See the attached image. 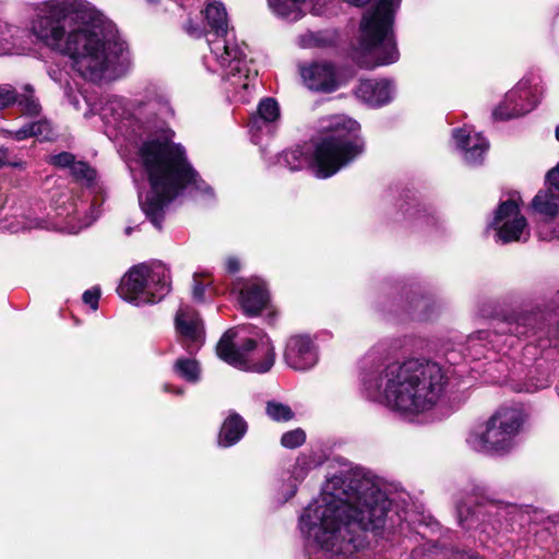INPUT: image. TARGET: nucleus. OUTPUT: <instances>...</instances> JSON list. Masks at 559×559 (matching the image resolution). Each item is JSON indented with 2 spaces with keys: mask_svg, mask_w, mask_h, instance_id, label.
Instances as JSON below:
<instances>
[{
  "mask_svg": "<svg viewBox=\"0 0 559 559\" xmlns=\"http://www.w3.org/2000/svg\"><path fill=\"white\" fill-rule=\"evenodd\" d=\"M390 510L391 501L369 472L358 466L342 469L300 515L309 559H348L365 546L367 531L385 526Z\"/></svg>",
  "mask_w": 559,
  "mask_h": 559,
  "instance_id": "f257e3e1",
  "label": "nucleus"
},
{
  "mask_svg": "<svg viewBox=\"0 0 559 559\" xmlns=\"http://www.w3.org/2000/svg\"><path fill=\"white\" fill-rule=\"evenodd\" d=\"M28 32L37 43L68 57L83 79L100 83L131 68L126 41L87 0H43L27 5Z\"/></svg>",
  "mask_w": 559,
  "mask_h": 559,
  "instance_id": "f03ea898",
  "label": "nucleus"
},
{
  "mask_svg": "<svg viewBox=\"0 0 559 559\" xmlns=\"http://www.w3.org/2000/svg\"><path fill=\"white\" fill-rule=\"evenodd\" d=\"M448 371L425 359L394 361L384 367L366 357L359 373L361 394L413 420L431 411L448 385Z\"/></svg>",
  "mask_w": 559,
  "mask_h": 559,
  "instance_id": "7ed1b4c3",
  "label": "nucleus"
},
{
  "mask_svg": "<svg viewBox=\"0 0 559 559\" xmlns=\"http://www.w3.org/2000/svg\"><path fill=\"white\" fill-rule=\"evenodd\" d=\"M138 162L143 168L148 189L139 192V202L152 224L160 229L165 209L185 192L212 195L211 187L199 178L188 163L185 148L174 143L168 133L154 135L142 143Z\"/></svg>",
  "mask_w": 559,
  "mask_h": 559,
  "instance_id": "20e7f679",
  "label": "nucleus"
},
{
  "mask_svg": "<svg viewBox=\"0 0 559 559\" xmlns=\"http://www.w3.org/2000/svg\"><path fill=\"white\" fill-rule=\"evenodd\" d=\"M322 139L312 156L302 147L284 151L277 164L290 171L306 166L313 168L318 178H329L364 153L365 142L359 134L360 126L345 115H334L322 120Z\"/></svg>",
  "mask_w": 559,
  "mask_h": 559,
  "instance_id": "39448f33",
  "label": "nucleus"
},
{
  "mask_svg": "<svg viewBox=\"0 0 559 559\" xmlns=\"http://www.w3.org/2000/svg\"><path fill=\"white\" fill-rule=\"evenodd\" d=\"M204 15L210 28L206 33L210 53L204 57L205 67L211 72L221 73L223 80L229 83L237 100L248 102L258 72L250 67L245 48L237 43L233 31L228 28L224 4L210 0Z\"/></svg>",
  "mask_w": 559,
  "mask_h": 559,
  "instance_id": "423d86ee",
  "label": "nucleus"
},
{
  "mask_svg": "<svg viewBox=\"0 0 559 559\" xmlns=\"http://www.w3.org/2000/svg\"><path fill=\"white\" fill-rule=\"evenodd\" d=\"M545 314L539 310L521 311L512 318L498 322L493 332L477 331L467 337L465 350L472 359L486 357V352L503 350L513 346L514 338L542 340L548 334Z\"/></svg>",
  "mask_w": 559,
  "mask_h": 559,
  "instance_id": "0eeeda50",
  "label": "nucleus"
},
{
  "mask_svg": "<svg viewBox=\"0 0 559 559\" xmlns=\"http://www.w3.org/2000/svg\"><path fill=\"white\" fill-rule=\"evenodd\" d=\"M526 421L527 415L521 407H500L484 425L469 431L466 444L483 454H508L518 447Z\"/></svg>",
  "mask_w": 559,
  "mask_h": 559,
  "instance_id": "6e6552de",
  "label": "nucleus"
},
{
  "mask_svg": "<svg viewBox=\"0 0 559 559\" xmlns=\"http://www.w3.org/2000/svg\"><path fill=\"white\" fill-rule=\"evenodd\" d=\"M400 0H379L366 12L360 24V47L370 61H361L367 68L391 64L399 59L392 25Z\"/></svg>",
  "mask_w": 559,
  "mask_h": 559,
  "instance_id": "1a4fd4ad",
  "label": "nucleus"
},
{
  "mask_svg": "<svg viewBox=\"0 0 559 559\" xmlns=\"http://www.w3.org/2000/svg\"><path fill=\"white\" fill-rule=\"evenodd\" d=\"M94 115H99L107 124L129 122L132 126L134 122L139 129L148 130L151 124L156 126L169 117L171 108L167 98L159 94L136 98L130 104L122 97L107 96L99 103L94 102Z\"/></svg>",
  "mask_w": 559,
  "mask_h": 559,
  "instance_id": "9d476101",
  "label": "nucleus"
},
{
  "mask_svg": "<svg viewBox=\"0 0 559 559\" xmlns=\"http://www.w3.org/2000/svg\"><path fill=\"white\" fill-rule=\"evenodd\" d=\"M519 514L515 504L492 500L487 497L469 496L456 506L460 526L475 530L493 538L512 530Z\"/></svg>",
  "mask_w": 559,
  "mask_h": 559,
  "instance_id": "9b49d317",
  "label": "nucleus"
},
{
  "mask_svg": "<svg viewBox=\"0 0 559 559\" xmlns=\"http://www.w3.org/2000/svg\"><path fill=\"white\" fill-rule=\"evenodd\" d=\"M170 290L169 269L160 261L133 266L121 278L119 296L132 304H155Z\"/></svg>",
  "mask_w": 559,
  "mask_h": 559,
  "instance_id": "f8f14e48",
  "label": "nucleus"
},
{
  "mask_svg": "<svg viewBox=\"0 0 559 559\" xmlns=\"http://www.w3.org/2000/svg\"><path fill=\"white\" fill-rule=\"evenodd\" d=\"M236 332L228 330L216 346L217 356L228 365L243 371L263 373L269 371L275 361V350L267 336L259 342L247 338L235 342Z\"/></svg>",
  "mask_w": 559,
  "mask_h": 559,
  "instance_id": "ddd939ff",
  "label": "nucleus"
},
{
  "mask_svg": "<svg viewBox=\"0 0 559 559\" xmlns=\"http://www.w3.org/2000/svg\"><path fill=\"white\" fill-rule=\"evenodd\" d=\"M543 94L540 78L535 74L525 75L506 94L492 115L499 120L522 117L537 107Z\"/></svg>",
  "mask_w": 559,
  "mask_h": 559,
  "instance_id": "4468645a",
  "label": "nucleus"
},
{
  "mask_svg": "<svg viewBox=\"0 0 559 559\" xmlns=\"http://www.w3.org/2000/svg\"><path fill=\"white\" fill-rule=\"evenodd\" d=\"M516 199V194H513L501 202L490 224L499 242L526 241L530 237L526 218L521 214Z\"/></svg>",
  "mask_w": 559,
  "mask_h": 559,
  "instance_id": "2eb2a0df",
  "label": "nucleus"
},
{
  "mask_svg": "<svg viewBox=\"0 0 559 559\" xmlns=\"http://www.w3.org/2000/svg\"><path fill=\"white\" fill-rule=\"evenodd\" d=\"M176 332L182 347L189 353H197L205 340L203 322L190 306H181L175 319Z\"/></svg>",
  "mask_w": 559,
  "mask_h": 559,
  "instance_id": "dca6fc26",
  "label": "nucleus"
},
{
  "mask_svg": "<svg viewBox=\"0 0 559 559\" xmlns=\"http://www.w3.org/2000/svg\"><path fill=\"white\" fill-rule=\"evenodd\" d=\"M284 360L295 370H309L318 362V348L310 336L293 335L286 342Z\"/></svg>",
  "mask_w": 559,
  "mask_h": 559,
  "instance_id": "f3484780",
  "label": "nucleus"
},
{
  "mask_svg": "<svg viewBox=\"0 0 559 559\" xmlns=\"http://www.w3.org/2000/svg\"><path fill=\"white\" fill-rule=\"evenodd\" d=\"M269 302V288L262 278L251 277L243 281L239 288V304L247 316H258Z\"/></svg>",
  "mask_w": 559,
  "mask_h": 559,
  "instance_id": "a211bd4d",
  "label": "nucleus"
},
{
  "mask_svg": "<svg viewBox=\"0 0 559 559\" xmlns=\"http://www.w3.org/2000/svg\"><path fill=\"white\" fill-rule=\"evenodd\" d=\"M452 138L467 164L477 165L483 162L484 155L489 148V143L480 133L464 127L454 129Z\"/></svg>",
  "mask_w": 559,
  "mask_h": 559,
  "instance_id": "6ab92c4d",
  "label": "nucleus"
},
{
  "mask_svg": "<svg viewBox=\"0 0 559 559\" xmlns=\"http://www.w3.org/2000/svg\"><path fill=\"white\" fill-rule=\"evenodd\" d=\"M305 85L312 91L331 93L338 87L335 69L328 62H316L300 70Z\"/></svg>",
  "mask_w": 559,
  "mask_h": 559,
  "instance_id": "aec40b11",
  "label": "nucleus"
},
{
  "mask_svg": "<svg viewBox=\"0 0 559 559\" xmlns=\"http://www.w3.org/2000/svg\"><path fill=\"white\" fill-rule=\"evenodd\" d=\"M355 95L367 105L379 107L392 99L393 86L388 80H361Z\"/></svg>",
  "mask_w": 559,
  "mask_h": 559,
  "instance_id": "412c9836",
  "label": "nucleus"
},
{
  "mask_svg": "<svg viewBox=\"0 0 559 559\" xmlns=\"http://www.w3.org/2000/svg\"><path fill=\"white\" fill-rule=\"evenodd\" d=\"M278 118L280 108L277 102L273 98H264L259 103L257 112L250 117V131L271 133L273 124Z\"/></svg>",
  "mask_w": 559,
  "mask_h": 559,
  "instance_id": "4be33fe9",
  "label": "nucleus"
},
{
  "mask_svg": "<svg viewBox=\"0 0 559 559\" xmlns=\"http://www.w3.org/2000/svg\"><path fill=\"white\" fill-rule=\"evenodd\" d=\"M247 424L238 414H230L223 423L218 444L224 448L236 444L246 433Z\"/></svg>",
  "mask_w": 559,
  "mask_h": 559,
  "instance_id": "5701e85b",
  "label": "nucleus"
},
{
  "mask_svg": "<svg viewBox=\"0 0 559 559\" xmlns=\"http://www.w3.org/2000/svg\"><path fill=\"white\" fill-rule=\"evenodd\" d=\"M532 207L545 218H554L559 212V193L549 188L539 191L532 201Z\"/></svg>",
  "mask_w": 559,
  "mask_h": 559,
  "instance_id": "b1692460",
  "label": "nucleus"
},
{
  "mask_svg": "<svg viewBox=\"0 0 559 559\" xmlns=\"http://www.w3.org/2000/svg\"><path fill=\"white\" fill-rule=\"evenodd\" d=\"M308 0H267L270 9L278 16L296 21L304 14Z\"/></svg>",
  "mask_w": 559,
  "mask_h": 559,
  "instance_id": "393cba45",
  "label": "nucleus"
},
{
  "mask_svg": "<svg viewBox=\"0 0 559 559\" xmlns=\"http://www.w3.org/2000/svg\"><path fill=\"white\" fill-rule=\"evenodd\" d=\"M318 465L319 462L317 461L316 456L312 453H305L297 457L292 469V478L295 480V484L290 486V490L286 499H289L295 495L297 489V483L302 481L308 475V473Z\"/></svg>",
  "mask_w": 559,
  "mask_h": 559,
  "instance_id": "a878e982",
  "label": "nucleus"
},
{
  "mask_svg": "<svg viewBox=\"0 0 559 559\" xmlns=\"http://www.w3.org/2000/svg\"><path fill=\"white\" fill-rule=\"evenodd\" d=\"M175 373L190 383H197L201 378L199 362L193 358H179L174 364Z\"/></svg>",
  "mask_w": 559,
  "mask_h": 559,
  "instance_id": "bb28decb",
  "label": "nucleus"
},
{
  "mask_svg": "<svg viewBox=\"0 0 559 559\" xmlns=\"http://www.w3.org/2000/svg\"><path fill=\"white\" fill-rule=\"evenodd\" d=\"M50 132V126L45 120H39L26 124L19 130L9 131V134L12 139L16 141H23L31 136H43V139H48V133Z\"/></svg>",
  "mask_w": 559,
  "mask_h": 559,
  "instance_id": "cd10ccee",
  "label": "nucleus"
},
{
  "mask_svg": "<svg viewBox=\"0 0 559 559\" xmlns=\"http://www.w3.org/2000/svg\"><path fill=\"white\" fill-rule=\"evenodd\" d=\"M64 94L74 109L79 111L84 110L83 115L85 118L92 117L94 115V103L82 92H74L72 87L67 84L64 87Z\"/></svg>",
  "mask_w": 559,
  "mask_h": 559,
  "instance_id": "c85d7f7f",
  "label": "nucleus"
},
{
  "mask_svg": "<svg viewBox=\"0 0 559 559\" xmlns=\"http://www.w3.org/2000/svg\"><path fill=\"white\" fill-rule=\"evenodd\" d=\"M33 87L31 85L24 86V92L20 95L17 93V103L24 114L29 116H36L40 111V105L37 98L33 95Z\"/></svg>",
  "mask_w": 559,
  "mask_h": 559,
  "instance_id": "c756f323",
  "label": "nucleus"
},
{
  "mask_svg": "<svg viewBox=\"0 0 559 559\" xmlns=\"http://www.w3.org/2000/svg\"><path fill=\"white\" fill-rule=\"evenodd\" d=\"M265 412L267 416L275 421H288L294 417L292 408L277 401H269L266 403Z\"/></svg>",
  "mask_w": 559,
  "mask_h": 559,
  "instance_id": "7c9ffc66",
  "label": "nucleus"
},
{
  "mask_svg": "<svg viewBox=\"0 0 559 559\" xmlns=\"http://www.w3.org/2000/svg\"><path fill=\"white\" fill-rule=\"evenodd\" d=\"M306 440V433L302 429H294L282 436L281 443L287 449L300 447Z\"/></svg>",
  "mask_w": 559,
  "mask_h": 559,
  "instance_id": "2f4dec72",
  "label": "nucleus"
},
{
  "mask_svg": "<svg viewBox=\"0 0 559 559\" xmlns=\"http://www.w3.org/2000/svg\"><path fill=\"white\" fill-rule=\"evenodd\" d=\"M70 171L75 179L84 180L86 183H91L95 178V170L83 162H75L72 164Z\"/></svg>",
  "mask_w": 559,
  "mask_h": 559,
  "instance_id": "473e14b6",
  "label": "nucleus"
},
{
  "mask_svg": "<svg viewBox=\"0 0 559 559\" xmlns=\"http://www.w3.org/2000/svg\"><path fill=\"white\" fill-rule=\"evenodd\" d=\"M17 100V91L10 84L0 85V110H3Z\"/></svg>",
  "mask_w": 559,
  "mask_h": 559,
  "instance_id": "72a5a7b5",
  "label": "nucleus"
},
{
  "mask_svg": "<svg viewBox=\"0 0 559 559\" xmlns=\"http://www.w3.org/2000/svg\"><path fill=\"white\" fill-rule=\"evenodd\" d=\"M22 32L20 27L0 20V41H14Z\"/></svg>",
  "mask_w": 559,
  "mask_h": 559,
  "instance_id": "f704fd0d",
  "label": "nucleus"
},
{
  "mask_svg": "<svg viewBox=\"0 0 559 559\" xmlns=\"http://www.w3.org/2000/svg\"><path fill=\"white\" fill-rule=\"evenodd\" d=\"M50 163L58 167H69L74 164V156L71 153L62 152L50 157Z\"/></svg>",
  "mask_w": 559,
  "mask_h": 559,
  "instance_id": "c9c22d12",
  "label": "nucleus"
},
{
  "mask_svg": "<svg viewBox=\"0 0 559 559\" xmlns=\"http://www.w3.org/2000/svg\"><path fill=\"white\" fill-rule=\"evenodd\" d=\"M100 297V289L98 287H93L91 289H87L83 294V301L84 304L88 305L92 310H96L98 308V300Z\"/></svg>",
  "mask_w": 559,
  "mask_h": 559,
  "instance_id": "e433bc0d",
  "label": "nucleus"
},
{
  "mask_svg": "<svg viewBox=\"0 0 559 559\" xmlns=\"http://www.w3.org/2000/svg\"><path fill=\"white\" fill-rule=\"evenodd\" d=\"M193 288H192V296L195 301L202 302L204 301V293L205 287L207 284H203L199 282V275L195 274L193 277Z\"/></svg>",
  "mask_w": 559,
  "mask_h": 559,
  "instance_id": "4c0bfd02",
  "label": "nucleus"
},
{
  "mask_svg": "<svg viewBox=\"0 0 559 559\" xmlns=\"http://www.w3.org/2000/svg\"><path fill=\"white\" fill-rule=\"evenodd\" d=\"M549 189L559 193V164L547 174Z\"/></svg>",
  "mask_w": 559,
  "mask_h": 559,
  "instance_id": "58836bf2",
  "label": "nucleus"
},
{
  "mask_svg": "<svg viewBox=\"0 0 559 559\" xmlns=\"http://www.w3.org/2000/svg\"><path fill=\"white\" fill-rule=\"evenodd\" d=\"M550 384V380L548 377H545L540 380H538L536 383L531 382L526 385L525 391L527 392H534L544 388H547Z\"/></svg>",
  "mask_w": 559,
  "mask_h": 559,
  "instance_id": "ea45409f",
  "label": "nucleus"
},
{
  "mask_svg": "<svg viewBox=\"0 0 559 559\" xmlns=\"http://www.w3.org/2000/svg\"><path fill=\"white\" fill-rule=\"evenodd\" d=\"M225 267L229 273H236L240 270V261L236 257H228L225 260Z\"/></svg>",
  "mask_w": 559,
  "mask_h": 559,
  "instance_id": "a19ab883",
  "label": "nucleus"
},
{
  "mask_svg": "<svg viewBox=\"0 0 559 559\" xmlns=\"http://www.w3.org/2000/svg\"><path fill=\"white\" fill-rule=\"evenodd\" d=\"M8 159V150L1 148L0 150V168L5 165Z\"/></svg>",
  "mask_w": 559,
  "mask_h": 559,
  "instance_id": "79ce46f5",
  "label": "nucleus"
},
{
  "mask_svg": "<svg viewBox=\"0 0 559 559\" xmlns=\"http://www.w3.org/2000/svg\"><path fill=\"white\" fill-rule=\"evenodd\" d=\"M164 391L165 392H173V393L178 394V395H181L183 393L182 389H180V388L171 389V386L169 384H165L164 385Z\"/></svg>",
  "mask_w": 559,
  "mask_h": 559,
  "instance_id": "37998d69",
  "label": "nucleus"
},
{
  "mask_svg": "<svg viewBox=\"0 0 559 559\" xmlns=\"http://www.w3.org/2000/svg\"><path fill=\"white\" fill-rule=\"evenodd\" d=\"M344 1L352 5L362 7L366 3H368L370 0H344Z\"/></svg>",
  "mask_w": 559,
  "mask_h": 559,
  "instance_id": "c03bdc74",
  "label": "nucleus"
},
{
  "mask_svg": "<svg viewBox=\"0 0 559 559\" xmlns=\"http://www.w3.org/2000/svg\"><path fill=\"white\" fill-rule=\"evenodd\" d=\"M187 32L192 36H200V32L197 28L192 27V25L187 26Z\"/></svg>",
  "mask_w": 559,
  "mask_h": 559,
  "instance_id": "a18cd8bd",
  "label": "nucleus"
},
{
  "mask_svg": "<svg viewBox=\"0 0 559 559\" xmlns=\"http://www.w3.org/2000/svg\"><path fill=\"white\" fill-rule=\"evenodd\" d=\"M556 139L559 141V126L556 128Z\"/></svg>",
  "mask_w": 559,
  "mask_h": 559,
  "instance_id": "49530a36",
  "label": "nucleus"
},
{
  "mask_svg": "<svg viewBox=\"0 0 559 559\" xmlns=\"http://www.w3.org/2000/svg\"><path fill=\"white\" fill-rule=\"evenodd\" d=\"M95 218H96V216H94L91 221H88V222L85 224V226L91 225V223H92Z\"/></svg>",
  "mask_w": 559,
  "mask_h": 559,
  "instance_id": "de8ad7c7",
  "label": "nucleus"
},
{
  "mask_svg": "<svg viewBox=\"0 0 559 559\" xmlns=\"http://www.w3.org/2000/svg\"><path fill=\"white\" fill-rule=\"evenodd\" d=\"M556 334L559 336V321H558V324H557V328H556Z\"/></svg>",
  "mask_w": 559,
  "mask_h": 559,
  "instance_id": "09e8293b",
  "label": "nucleus"
},
{
  "mask_svg": "<svg viewBox=\"0 0 559 559\" xmlns=\"http://www.w3.org/2000/svg\"><path fill=\"white\" fill-rule=\"evenodd\" d=\"M147 1H148V2H151V3H156V2H158V0H147Z\"/></svg>",
  "mask_w": 559,
  "mask_h": 559,
  "instance_id": "8fccbe9b",
  "label": "nucleus"
},
{
  "mask_svg": "<svg viewBox=\"0 0 559 559\" xmlns=\"http://www.w3.org/2000/svg\"><path fill=\"white\" fill-rule=\"evenodd\" d=\"M50 78H51L53 81H57V78H56L53 74H50Z\"/></svg>",
  "mask_w": 559,
  "mask_h": 559,
  "instance_id": "3c124183",
  "label": "nucleus"
},
{
  "mask_svg": "<svg viewBox=\"0 0 559 559\" xmlns=\"http://www.w3.org/2000/svg\"><path fill=\"white\" fill-rule=\"evenodd\" d=\"M50 78H51L53 81H57V78H56L53 74H50Z\"/></svg>",
  "mask_w": 559,
  "mask_h": 559,
  "instance_id": "603ef678",
  "label": "nucleus"
},
{
  "mask_svg": "<svg viewBox=\"0 0 559 559\" xmlns=\"http://www.w3.org/2000/svg\"><path fill=\"white\" fill-rule=\"evenodd\" d=\"M50 78H51L53 81H57V78H56L53 74H50Z\"/></svg>",
  "mask_w": 559,
  "mask_h": 559,
  "instance_id": "864d4df0",
  "label": "nucleus"
},
{
  "mask_svg": "<svg viewBox=\"0 0 559 559\" xmlns=\"http://www.w3.org/2000/svg\"><path fill=\"white\" fill-rule=\"evenodd\" d=\"M50 78H51L53 81H57V78H56L53 74H50Z\"/></svg>",
  "mask_w": 559,
  "mask_h": 559,
  "instance_id": "5fc2aeb1",
  "label": "nucleus"
}]
</instances>
